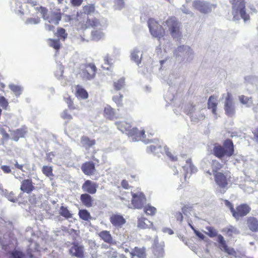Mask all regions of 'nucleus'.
Instances as JSON below:
<instances>
[{
    "label": "nucleus",
    "mask_w": 258,
    "mask_h": 258,
    "mask_svg": "<svg viewBox=\"0 0 258 258\" xmlns=\"http://www.w3.org/2000/svg\"><path fill=\"white\" fill-rule=\"evenodd\" d=\"M239 100L241 103L246 105L247 107H250L252 104L251 98L243 95L239 96Z\"/></svg>",
    "instance_id": "obj_47"
},
{
    "label": "nucleus",
    "mask_w": 258,
    "mask_h": 258,
    "mask_svg": "<svg viewBox=\"0 0 258 258\" xmlns=\"http://www.w3.org/2000/svg\"><path fill=\"white\" fill-rule=\"evenodd\" d=\"M106 256L107 258H116L117 257V253L116 251L113 250H110L105 253Z\"/></svg>",
    "instance_id": "obj_57"
},
{
    "label": "nucleus",
    "mask_w": 258,
    "mask_h": 258,
    "mask_svg": "<svg viewBox=\"0 0 258 258\" xmlns=\"http://www.w3.org/2000/svg\"><path fill=\"white\" fill-rule=\"evenodd\" d=\"M165 100L167 102L172 101L174 99V96L173 95H171L169 92H168L165 95Z\"/></svg>",
    "instance_id": "obj_64"
},
{
    "label": "nucleus",
    "mask_w": 258,
    "mask_h": 258,
    "mask_svg": "<svg viewBox=\"0 0 258 258\" xmlns=\"http://www.w3.org/2000/svg\"><path fill=\"white\" fill-rule=\"evenodd\" d=\"M7 237V235H5L4 236L3 239H2L0 237V243L2 245L3 249L5 250L7 249V246L10 247V245H11L10 242L11 241L10 240H8Z\"/></svg>",
    "instance_id": "obj_48"
},
{
    "label": "nucleus",
    "mask_w": 258,
    "mask_h": 258,
    "mask_svg": "<svg viewBox=\"0 0 258 258\" xmlns=\"http://www.w3.org/2000/svg\"><path fill=\"white\" fill-rule=\"evenodd\" d=\"M115 124L119 131L127 135L130 141L132 142L142 141L145 144L153 143L154 144L147 147L146 151L148 153H153L155 155L159 156L158 154L161 151V145L159 143V141L157 139H146V135L144 130L139 131L136 127L131 128V123L126 121H116Z\"/></svg>",
    "instance_id": "obj_1"
},
{
    "label": "nucleus",
    "mask_w": 258,
    "mask_h": 258,
    "mask_svg": "<svg viewBox=\"0 0 258 258\" xmlns=\"http://www.w3.org/2000/svg\"><path fill=\"white\" fill-rule=\"evenodd\" d=\"M183 80L181 71L179 69H177L170 72L166 81L169 86H178L183 82Z\"/></svg>",
    "instance_id": "obj_9"
},
{
    "label": "nucleus",
    "mask_w": 258,
    "mask_h": 258,
    "mask_svg": "<svg viewBox=\"0 0 258 258\" xmlns=\"http://www.w3.org/2000/svg\"><path fill=\"white\" fill-rule=\"evenodd\" d=\"M9 89L14 93L17 97H19L23 91V88L20 85L10 83L8 86Z\"/></svg>",
    "instance_id": "obj_31"
},
{
    "label": "nucleus",
    "mask_w": 258,
    "mask_h": 258,
    "mask_svg": "<svg viewBox=\"0 0 258 258\" xmlns=\"http://www.w3.org/2000/svg\"><path fill=\"white\" fill-rule=\"evenodd\" d=\"M42 172L46 176H50L52 174V169L50 166H43L42 169Z\"/></svg>",
    "instance_id": "obj_52"
},
{
    "label": "nucleus",
    "mask_w": 258,
    "mask_h": 258,
    "mask_svg": "<svg viewBox=\"0 0 258 258\" xmlns=\"http://www.w3.org/2000/svg\"><path fill=\"white\" fill-rule=\"evenodd\" d=\"M215 180L219 187L223 188V191H225V189H227L226 186L228 184V179H227V174L226 175H224L222 173L218 172L215 174Z\"/></svg>",
    "instance_id": "obj_19"
},
{
    "label": "nucleus",
    "mask_w": 258,
    "mask_h": 258,
    "mask_svg": "<svg viewBox=\"0 0 258 258\" xmlns=\"http://www.w3.org/2000/svg\"><path fill=\"white\" fill-rule=\"evenodd\" d=\"M234 153V146L232 141L230 139L225 141L223 146L215 145L213 149V154L219 159L227 156H231Z\"/></svg>",
    "instance_id": "obj_3"
},
{
    "label": "nucleus",
    "mask_w": 258,
    "mask_h": 258,
    "mask_svg": "<svg viewBox=\"0 0 258 258\" xmlns=\"http://www.w3.org/2000/svg\"><path fill=\"white\" fill-rule=\"evenodd\" d=\"M57 35L58 37L62 39L63 40H64L67 37L68 34L66 33V30L64 29L60 28L57 30Z\"/></svg>",
    "instance_id": "obj_55"
},
{
    "label": "nucleus",
    "mask_w": 258,
    "mask_h": 258,
    "mask_svg": "<svg viewBox=\"0 0 258 258\" xmlns=\"http://www.w3.org/2000/svg\"><path fill=\"white\" fill-rule=\"evenodd\" d=\"M144 212L148 215H154L157 212L156 208L150 205L146 206L144 208Z\"/></svg>",
    "instance_id": "obj_45"
},
{
    "label": "nucleus",
    "mask_w": 258,
    "mask_h": 258,
    "mask_svg": "<svg viewBox=\"0 0 258 258\" xmlns=\"http://www.w3.org/2000/svg\"><path fill=\"white\" fill-rule=\"evenodd\" d=\"M84 246L77 242H74L72 246L69 249L70 253L73 256L78 258L84 256Z\"/></svg>",
    "instance_id": "obj_17"
},
{
    "label": "nucleus",
    "mask_w": 258,
    "mask_h": 258,
    "mask_svg": "<svg viewBox=\"0 0 258 258\" xmlns=\"http://www.w3.org/2000/svg\"><path fill=\"white\" fill-rule=\"evenodd\" d=\"M152 223L146 218L141 217L138 219V227L142 229L150 228L152 227Z\"/></svg>",
    "instance_id": "obj_30"
},
{
    "label": "nucleus",
    "mask_w": 258,
    "mask_h": 258,
    "mask_svg": "<svg viewBox=\"0 0 258 258\" xmlns=\"http://www.w3.org/2000/svg\"><path fill=\"white\" fill-rule=\"evenodd\" d=\"M250 208L246 204H241L236 207V210H233V216L238 220L240 217L246 216L250 211Z\"/></svg>",
    "instance_id": "obj_15"
},
{
    "label": "nucleus",
    "mask_w": 258,
    "mask_h": 258,
    "mask_svg": "<svg viewBox=\"0 0 258 258\" xmlns=\"http://www.w3.org/2000/svg\"><path fill=\"white\" fill-rule=\"evenodd\" d=\"M110 221L112 225L116 228H121L126 223L125 219L120 214H112L110 217Z\"/></svg>",
    "instance_id": "obj_18"
},
{
    "label": "nucleus",
    "mask_w": 258,
    "mask_h": 258,
    "mask_svg": "<svg viewBox=\"0 0 258 258\" xmlns=\"http://www.w3.org/2000/svg\"><path fill=\"white\" fill-rule=\"evenodd\" d=\"M35 189L34 183L31 179H26L22 180L20 186V189L23 192L29 194Z\"/></svg>",
    "instance_id": "obj_22"
},
{
    "label": "nucleus",
    "mask_w": 258,
    "mask_h": 258,
    "mask_svg": "<svg viewBox=\"0 0 258 258\" xmlns=\"http://www.w3.org/2000/svg\"><path fill=\"white\" fill-rule=\"evenodd\" d=\"M49 45L56 50H58L60 48L59 40L58 39H49Z\"/></svg>",
    "instance_id": "obj_51"
},
{
    "label": "nucleus",
    "mask_w": 258,
    "mask_h": 258,
    "mask_svg": "<svg viewBox=\"0 0 258 258\" xmlns=\"http://www.w3.org/2000/svg\"><path fill=\"white\" fill-rule=\"evenodd\" d=\"M95 10V7L93 5H87L83 8L84 13L79 14H77V21L81 24L82 28H87L88 24L91 23L92 20L88 18V15L91 14Z\"/></svg>",
    "instance_id": "obj_4"
},
{
    "label": "nucleus",
    "mask_w": 258,
    "mask_h": 258,
    "mask_svg": "<svg viewBox=\"0 0 258 258\" xmlns=\"http://www.w3.org/2000/svg\"><path fill=\"white\" fill-rule=\"evenodd\" d=\"M22 1L24 3H30L33 6L36 5V2L32 0H12L11 8L16 14L23 13Z\"/></svg>",
    "instance_id": "obj_14"
},
{
    "label": "nucleus",
    "mask_w": 258,
    "mask_h": 258,
    "mask_svg": "<svg viewBox=\"0 0 258 258\" xmlns=\"http://www.w3.org/2000/svg\"><path fill=\"white\" fill-rule=\"evenodd\" d=\"M55 156V154L53 152L48 153L46 154V160L48 162H51L52 158Z\"/></svg>",
    "instance_id": "obj_63"
},
{
    "label": "nucleus",
    "mask_w": 258,
    "mask_h": 258,
    "mask_svg": "<svg viewBox=\"0 0 258 258\" xmlns=\"http://www.w3.org/2000/svg\"><path fill=\"white\" fill-rule=\"evenodd\" d=\"M123 95L119 93L118 94L114 95L112 97V100L118 106L122 105Z\"/></svg>",
    "instance_id": "obj_49"
},
{
    "label": "nucleus",
    "mask_w": 258,
    "mask_h": 258,
    "mask_svg": "<svg viewBox=\"0 0 258 258\" xmlns=\"http://www.w3.org/2000/svg\"><path fill=\"white\" fill-rule=\"evenodd\" d=\"M232 5V14L233 20L242 19L245 23L249 20V16L246 13L244 0H229Z\"/></svg>",
    "instance_id": "obj_2"
},
{
    "label": "nucleus",
    "mask_w": 258,
    "mask_h": 258,
    "mask_svg": "<svg viewBox=\"0 0 258 258\" xmlns=\"http://www.w3.org/2000/svg\"><path fill=\"white\" fill-rule=\"evenodd\" d=\"M132 258L137 256L139 258H146V248L145 247L139 248L135 247L134 249L130 252Z\"/></svg>",
    "instance_id": "obj_29"
},
{
    "label": "nucleus",
    "mask_w": 258,
    "mask_h": 258,
    "mask_svg": "<svg viewBox=\"0 0 258 258\" xmlns=\"http://www.w3.org/2000/svg\"><path fill=\"white\" fill-rule=\"evenodd\" d=\"M182 169L184 173L185 179L189 177V176H188L189 173H195L197 171V167L192 164L190 159H188L186 161V164L182 167Z\"/></svg>",
    "instance_id": "obj_23"
},
{
    "label": "nucleus",
    "mask_w": 258,
    "mask_h": 258,
    "mask_svg": "<svg viewBox=\"0 0 258 258\" xmlns=\"http://www.w3.org/2000/svg\"><path fill=\"white\" fill-rule=\"evenodd\" d=\"M100 237L106 242L111 243L112 240L111 234L107 231H103L99 234Z\"/></svg>",
    "instance_id": "obj_41"
},
{
    "label": "nucleus",
    "mask_w": 258,
    "mask_h": 258,
    "mask_svg": "<svg viewBox=\"0 0 258 258\" xmlns=\"http://www.w3.org/2000/svg\"><path fill=\"white\" fill-rule=\"evenodd\" d=\"M98 187V184L96 182L87 180L82 185V188L85 192L94 194L96 192Z\"/></svg>",
    "instance_id": "obj_20"
},
{
    "label": "nucleus",
    "mask_w": 258,
    "mask_h": 258,
    "mask_svg": "<svg viewBox=\"0 0 258 258\" xmlns=\"http://www.w3.org/2000/svg\"><path fill=\"white\" fill-rule=\"evenodd\" d=\"M103 60L104 61V65H107L108 67H106L105 66H103V68L107 70H108L109 67H111L114 62V60L109 54H107L104 56Z\"/></svg>",
    "instance_id": "obj_39"
},
{
    "label": "nucleus",
    "mask_w": 258,
    "mask_h": 258,
    "mask_svg": "<svg viewBox=\"0 0 258 258\" xmlns=\"http://www.w3.org/2000/svg\"><path fill=\"white\" fill-rule=\"evenodd\" d=\"M124 2L123 0H115V9L120 10L123 6Z\"/></svg>",
    "instance_id": "obj_61"
},
{
    "label": "nucleus",
    "mask_w": 258,
    "mask_h": 258,
    "mask_svg": "<svg viewBox=\"0 0 258 258\" xmlns=\"http://www.w3.org/2000/svg\"><path fill=\"white\" fill-rule=\"evenodd\" d=\"M11 255L13 258H22L23 253L19 251H14L12 252Z\"/></svg>",
    "instance_id": "obj_60"
},
{
    "label": "nucleus",
    "mask_w": 258,
    "mask_h": 258,
    "mask_svg": "<svg viewBox=\"0 0 258 258\" xmlns=\"http://www.w3.org/2000/svg\"><path fill=\"white\" fill-rule=\"evenodd\" d=\"M64 99L66 101V102L67 103L68 107L69 108L71 109H75L76 108L75 106H74V104L73 103V101L72 99H71L70 97H65L64 98Z\"/></svg>",
    "instance_id": "obj_58"
},
{
    "label": "nucleus",
    "mask_w": 258,
    "mask_h": 258,
    "mask_svg": "<svg viewBox=\"0 0 258 258\" xmlns=\"http://www.w3.org/2000/svg\"><path fill=\"white\" fill-rule=\"evenodd\" d=\"M89 26L95 27L96 29L91 32L92 37L93 40L98 41L104 37V34L101 30L106 27L105 24L103 25L101 24L97 19L94 18L92 19L90 24H88V27Z\"/></svg>",
    "instance_id": "obj_6"
},
{
    "label": "nucleus",
    "mask_w": 258,
    "mask_h": 258,
    "mask_svg": "<svg viewBox=\"0 0 258 258\" xmlns=\"http://www.w3.org/2000/svg\"><path fill=\"white\" fill-rule=\"evenodd\" d=\"M81 169L84 174L90 175L93 174L95 170V165L92 162H86L82 165Z\"/></svg>",
    "instance_id": "obj_26"
},
{
    "label": "nucleus",
    "mask_w": 258,
    "mask_h": 258,
    "mask_svg": "<svg viewBox=\"0 0 258 258\" xmlns=\"http://www.w3.org/2000/svg\"><path fill=\"white\" fill-rule=\"evenodd\" d=\"M125 86V79L121 78L117 81H114L113 87L114 90L118 91L121 90Z\"/></svg>",
    "instance_id": "obj_37"
},
{
    "label": "nucleus",
    "mask_w": 258,
    "mask_h": 258,
    "mask_svg": "<svg viewBox=\"0 0 258 258\" xmlns=\"http://www.w3.org/2000/svg\"><path fill=\"white\" fill-rule=\"evenodd\" d=\"M79 215L80 218L84 221H88L91 219L90 214L87 210H80Z\"/></svg>",
    "instance_id": "obj_43"
},
{
    "label": "nucleus",
    "mask_w": 258,
    "mask_h": 258,
    "mask_svg": "<svg viewBox=\"0 0 258 258\" xmlns=\"http://www.w3.org/2000/svg\"><path fill=\"white\" fill-rule=\"evenodd\" d=\"M105 116L109 119H113L115 117V112L113 108L110 106H106L104 110Z\"/></svg>",
    "instance_id": "obj_38"
},
{
    "label": "nucleus",
    "mask_w": 258,
    "mask_h": 258,
    "mask_svg": "<svg viewBox=\"0 0 258 258\" xmlns=\"http://www.w3.org/2000/svg\"><path fill=\"white\" fill-rule=\"evenodd\" d=\"M222 164L219 163V161L214 160L212 161L211 163V167L212 168V172H213V174L215 175V174L218 173L217 171L220 170L222 168Z\"/></svg>",
    "instance_id": "obj_44"
},
{
    "label": "nucleus",
    "mask_w": 258,
    "mask_h": 258,
    "mask_svg": "<svg viewBox=\"0 0 258 258\" xmlns=\"http://www.w3.org/2000/svg\"><path fill=\"white\" fill-rule=\"evenodd\" d=\"M148 27L151 35L159 39L163 37L165 31L154 19H150L148 22Z\"/></svg>",
    "instance_id": "obj_8"
},
{
    "label": "nucleus",
    "mask_w": 258,
    "mask_h": 258,
    "mask_svg": "<svg viewBox=\"0 0 258 258\" xmlns=\"http://www.w3.org/2000/svg\"><path fill=\"white\" fill-rule=\"evenodd\" d=\"M96 67L93 63H89L85 66L83 70L82 76L85 80H91L96 75Z\"/></svg>",
    "instance_id": "obj_13"
},
{
    "label": "nucleus",
    "mask_w": 258,
    "mask_h": 258,
    "mask_svg": "<svg viewBox=\"0 0 258 258\" xmlns=\"http://www.w3.org/2000/svg\"><path fill=\"white\" fill-rule=\"evenodd\" d=\"M217 236L218 241L219 243L220 248L221 249L227 253L229 255H231V254H234L235 250L233 248H229L228 247L223 236L220 234L218 235Z\"/></svg>",
    "instance_id": "obj_24"
},
{
    "label": "nucleus",
    "mask_w": 258,
    "mask_h": 258,
    "mask_svg": "<svg viewBox=\"0 0 258 258\" xmlns=\"http://www.w3.org/2000/svg\"><path fill=\"white\" fill-rule=\"evenodd\" d=\"M76 94L77 97L79 98L85 99L88 97V92L80 86H77Z\"/></svg>",
    "instance_id": "obj_36"
},
{
    "label": "nucleus",
    "mask_w": 258,
    "mask_h": 258,
    "mask_svg": "<svg viewBox=\"0 0 258 258\" xmlns=\"http://www.w3.org/2000/svg\"><path fill=\"white\" fill-rule=\"evenodd\" d=\"M164 242L158 243L155 241L153 248V253L156 258H162L164 255Z\"/></svg>",
    "instance_id": "obj_21"
},
{
    "label": "nucleus",
    "mask_w": 258,
    "mask_h": 258,
    "mask_svg": "<svg viewBox=\"0 0 258 258\" xmlns=\"http://www.w3.org/2000/svg\"><path fill=\"white\" fill-rule=\"evenodd\" d=\"M81 143L86 149H88L95 144V141L91 140L87 137L83 136L81 140Z\"/></svg>",
    "instance_id": "obj_33"
},
{
    "label": "nucleus",
    "mask_w": 258,
    "mask_h": 258,
    "mask_svg": "<svg viewBox=\"0 0 258 258\" xmlns=\"http://www.w3.org/2000/svg\"><path fill=\"white\" fill-rule=\"evenodd\" d=\"M142 55L141 52L139 50L135 49L131 52V59L139 66V64L141 63Z\"/></svg>",
    "instance_id": "obj_34"
},
{
    "label": "nucleus",
    "mask_w": 258,
    "mask_h": 258,
    "mask_svg": "<svg viewBox=\"0 0 258 258\" xmlns=\"http://www.w3.org/2000/svg\"><path fill=\"white\" fill-rule=\"evenodd\" d=\"M80 200L84 205L86 207H91L92 205V198L87 194H83L81 195Z\"/></svg>",
    "instance_id": "obj_32"
},
{
    "label": "nucleus",
    "mask_w": 258,
    "mask_h": 258,
    "mask_svg": "<svg viewBox=\"0 0 258 258\" xmlns=\"http://www.w3.org/2000/svg\"><path fill=\"white\" fill-rule=\"evenodd\" d=\"M132 196V204L136 209H141L146 202V199L144 194L140 191L131 192Z\"/></svg>",
    "instance_id": "obj_12"
},
{
    "label": "nucleus",
    "mask_w": 258,
    "mask_h": 258,
    "mask_svg": "<svg viewBox=\"0 0 258 258\" xmlns=\"http://www.w3.org/2000/svg\"><path fill=\"white\" fill-rule=\"evenodd\" d=\"M63 72V68L61 64H57V70L55 72V76L58 79H59L62 75Z\"/></svg>",
    "instance_id": "obj_54"
},
{
    "label": "nucleus",
    "mask_w": 258,
    "mask_h": 258,
    "mask_svg": "<svg viewBox=\"0 0 258 258\" xmlns=\"http://www.w3.org/2000/svg\"><path fill=\"white\" fill-rule=\"evenodd\" d=\"M174 54L181 59L190 61L194 58V51L190 47L187 45L178 46L174 51Z\"/></svg>",
    "instance_id": "obj_7"
},
{
    "label": "nucleus",
    "mask_w": 258,
    "mask_h": 258,
    "mask_svg": "<svg viewBox=\"0 0 258 258\" xmlns=\"http://www.w3.org/2000/svg\"><path fill=\"white\" fill-rule=\"evenodd\" d=\"M247 225L248 229L252 232L258 231V220L253 217H249L247 220Z\"/></svg>",
    "instance_id": "obj_28"
},
{
    "label": "nucleus",
    "mask_w": 258,
    "mask_h": 258,
    "mask_svg": "<svg viewBox=\"0 0 258 258\" xmlns=\"http://www.w3.org/2000/svg\"><path fill=\"white\" fill-rule=\"evenodd\" d=\"M61 18V16L60 12H52L48 14L47 19L45 20L49 23L57 25L60 21Z\"/></svg>",
    "instance_id": "obj_27"
},
{
    "label": "nucleus",
    "mask_w": 258,
    "mask_h": 258,
    "mask_svg": "<svg viewBox=\"0 0 258 258\" xmlns=\"http://www.w3.org/2000/svg\"><path fill=\"white\" fill-rule=\"evenodd\" d=\"M59 214L67 219L70 218L72 217V214L70 212L68 208L64 206L60 207Z\"/></svg>",
    "instance_id": "obj_42"
},
{
    "label": "nucleus",
    "mask_w": 258,
    "mask_h": 258,
    "mask_svg": "<svg viewBox=\"0 0 258 258\" xmlns=\"http://www.w3.org/2000/svg\"><path fill=\"white\" fill-rule=\"evenodd\" d=\"M206 234L210 237H214L217 235L218 231L213 227L207 226L205 228Z\"/></svg>",
    "instance_id": "obj_46"
},
{
    "label": "nucleus",
    "mask_w": 258,
    "mask_h": 258,
    "mask_svg": "<svg viewBox=\"0 0 258 258\" xmlns=\"http://www.w3.org/2000/svg\"><path fill=\"white\" fill-rule=\"evenodd\" d=\"M235 105L231 95L228 93L225 99L224 109L229 116H232L235 113Z\"/></svg>",
    "instance_id": "obj_16"
},
{
    "label": "nucleus",
    "mask_w": 258,
    "mask_h": 258,
    "mask_svg": "<svg viewBox=\"0 0 258 258\" xmlns=\"http://www.w3.org/2000/svg\"><path fill=\"white\" fill-rule=\"evenodd\" d=\"M192 6L196 10L203 14L210 13L215 8V6L203 0H195Z\"/></svg>",
    "instance_id": "obj_11"
},
{
    "label": "nucleus",
    "mask_w": 258,
    "mask_h": 258,
    "mask_svg": "<svg viewBox=\"0 0 258 258\" xmlns=\"http://www.w3.org/2000/svg\"><path fill=\"white\" fill-rule=\"evenodd\" d=\"M188 113L190 114L191 119L194 122H198L199 120L204 119L205 118V114L201 111L197 112H195V109L194 106L188 111Z\"/></svg>",
    "instance_id": "obj_25"
},
{
    "label": "nucleus",
    "mask_w": 258,
    "mask_h": 258,
    "mask_svg": "<svg viewBox=\"0 0 258 258\" xmlns=\"http://www.w3.org/2000/svg\"><path fill=\"white\" fill-rule=\"evenodd\" d=\"M0 105L3 108H6L8 105L7 100L4 96L0 97Z\"/></svg>",
    "instance_id": "obj_59"
},
{
    "label": "nucleus",
    "mask_w": 258,
    "mask_h": 258,
    "mask_svg": "<svg viewBox=\"0 0 258 258\" xmlns=\"http://www.w3.org/2000/svg\"><path fill=\"white\" fill-rule=\"evenodd\" d=\"M167 26L172 37L173 38H178L181 36V31L179 27V24L175 17L167 19L164 24Z\"/></svg>",
    "instance_id": "obj_5"
},
{
    "label": "nucleus",
    "mask_w": 258,
    "mask_h": 258,
    "mask_svg": "<svg viewBox=\"0 0 258 258\" xmlns=\"http://www.w3.org/2000/svg\"><path fill=\"white\" fill-rule=\"evenodd\" d=\"M34 233L32 230L31 227H28L26 229L25 236L28 238L29 242L30 243L28 245V248L27 250V254L30 258L33 257V253L38 252L39 251L40 246L39 244L33 241L31 238H29V236L34 235Z\"/></svg>",
    "instance_id": "obj_10"
},
{
    "label": "nucleus",
    "mask_w": 258,
    "mask_h": 258,
    "mask_svg": "<svg viewBox=\"0 0 258 258\" xmlns=\"http://www.w3.org/2000/svg\"><path fill=\"white\" fill-rule=\"evenodd\" d=\"M217 103L215 101V98L213 96H211L208 100V108L212 110L213 114H216Z\"/></svg>",
    "instance_id": "obj_40"
},
{
    "label": "nucleus",
    "mask_w": 258,
    "mask_h": 258,
    "mask_svg": "<svg viewBox=\"0 0 258 258\" xmlns=\"http://www.w3.org/2000/svg\"><path fill=\"white\" fill-rule=\"evenodd\" d=\"M61 116L63 119H66L70 120L72 118V116L68 113V111L66 110L61 113Z\"/></svg>",
    "instance_id": "obj_62"
},
{
    "label": "nucleus",
    "mask_w": 258,
    "mask_h": 258,
    "mask_svg": "<svg viewBox=\"0 0 258 258\" xmlns=\"http://www.w3.org/2000/svg\"><path fill=\"white\" fill-rule=\"evenodd\" d=\"M40 20L38 17L28 18L25 22L27 25H36L39 23Z\"/></svg>",
    "instance_id": "obj_50"
},
{
    "label": "nucleus",
    "mask_w": 258,
    "mask_h": 258,
    "mask_svg": "<svg viewBox=\"0 0 258 258\" xmlns=\"http://www.w3.org/2000/svg\"><path fill=\"white\" fill-rule=\"evenodd\" d=\"M36 9L41 13L42 15V17L44 20L47 19L48 15L47 14L48 10L46 8L43 7H40L39 8H37Z\"/></svg>",
    "instance_id": "obj_53"
},
{
    "label": "nucleus",
    "mask_w": 258,
    "mask_h": 258,
    "mask_svg": "<svg viewBox=\"0 0 258 258\" xmlns=\"http://www.w3.org/2000/svg\"><path fill=\"white\" fill-rule=\"evenodd\" d=\"M3 195L5 196L7 198V199L11 202H15L17 201V198L14 196V194L12 191H11L10 192L8 191L6 195Z\"/></svg>",
    "instance_id": "obj_56"
},
{
    "label": "nucleus",
    "mask_w": 258,
    "mask_h": 258,
    "mask_svg": "<svg viewBox=\"0 0 258 258\" xmlns=\"http://www.w3.org/2000/svg\"><path fill=\"white\" fill-rule=\"evenodd\" d=\"M26 131L23 128L17 129L13 132L12 134V140L15 141H18L20 138H22L24 136Z\"/></svg>",
    "instance_id": "obj_35"
}]
</instances>
